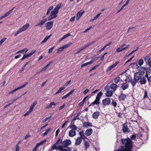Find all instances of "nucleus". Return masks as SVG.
Returning a JSON list of instances; mask_svg holds the SVG:
<instances>
[{"label": "nucleus", "mask_w": 151, "mask_h": 151, "mask_svg": "<svg viewBox=\"0 0 151 151\" xmlns=\"http://www.w3.org/2000/svg\"><path fill=\"white\" fill-rule=\"evenodd\" d=\"M131 81L132 82L131 83L133 87L136 85L138 81L137 80H136L135 79H134V80H131Z\"/></svg>", "instance_id": "40"}, {"label": "nucleus", "mask_w": 151, "mask_h": 151, "mask_svg": "<svg viewBox=\"0 0 151 151\" xmlns=\"http://www.w3.org/2000/svg\"><path fill=\"white\" fill-rule=\"evenodd\" d=\"M76 131L73 130H70L68 133L69 136L71 137H73L76 135Z\"/></svg>", "instance_id": "15"}, {"label": "nucleus", "mask_w": 151, "mask_h": 151, "mask_svg": "<svg viewBox=\"0 0 151 151\" xmlns=\"http://www.w3.org/2000/svg\"><path fill=\"white\" fill-rule=\"evenodd\" d=\"M122 47L120 46L119 47L116 49V51L118 52H119L125 50L124 47L122 48Z\"/></svg>", "instance_id": "30"}, {"label": "nucleus", "mask_w": 151, "mask_h": 151, "mask_svg": "<svg viewBox=\"0 0 151 151\" xmlns=\"http://www.w3.org/2000/svg\"><path fill=\"white\" fill-rule=\"evenodd\" d=\"M48 67L46 65L44 67L42 68L40 71V72L43 71L45 70Z\"/></svg>", "instance_id": "53"}, {"label": "nucleus", "mask_w": 151, "mask_h": 151, "mask_svg": "<svg viewBox=\"0 0 151 151\" xmlns=\"http://www.w3.org/2000/svg\"><path fill=\"white\" fill-rule=\"evenodd\" d=\"M110 87L111 89L113 90L114 91V92L117 89L118 86L116 84L113 83L111 85Z\"/></svg>", "instance_id": "16"}, {"label": "nucleus", "mask_w": 151, "mask_h": 151, "mask_svg": "<svg viewBox=\"0 0 151 151\" xmlns=\"http://www.w3.org/2000/svg\"><path fill=\"white\" fill-rule=\"evenodd\" d=\"M68 96H69L68 95V94H67L66 95L63 96L62 98V99H65L67 97H68Z\"/></svg>", "instance_id": "61"}, {"label": "nucleus", "mask_w": 151, "mask_h": 151, "mask_svg": "<svg viewBox=\"0 0 151 151\" xmlns=\"http://www.w3.org/2000/svg\"><path fill=\"white\" fill-rule=\"evenodd\" d=\"M58 12L54 10L52 11L51 12V14L49 16L48 19V20H50L52 19L56 18L57 16Z\"/></svg>", "instance_id": "7"}, {"label": "nucleus", "mask_w": 151, "mask_h": 151, "mask_svg": "<svg viewBox=\"0 0 151 151\" xmlns=\"http://www.w3.org/2000/svg\"><path fill=\"white\" fill-rule=\"evenodd\" d=\"M89 91V90L88 89H86L83 92V93L84 94H86Z\"/></svg>", "instance_id": "59"}, {"label": "nucleus", "mask_w": 151, "mask_h": 151, "mask_svg": "<svg viewBox=\"0 0 151 151\" xmlns=\"http://www.w3.org/2000/svg\"><path fill=\"white\" fill-rule=\"evenodd\" d=\"M112 104L114 106V107H116L117 105L115 101H112Z\"/></svg>", "instance_id": "54"}, {"label": "nucleus", "mask_w": 151, "mask_h": 151, "mask_svg": "<svg viewBox=\"0 0 151 151\" xmlns=\"http://www.w3.org/2000/svg\"><path fill=\"white\" fill-rule=\"evenodd\" d=\"M111 103V99L109 98H107L103 100L102 104L104 105H109Z\"/></svg>", "instance_id": "10"}, {"label": "nucleus", "mask_w": 151, "mask_h": 151, "mask_svg": "<svg viewBox=\"0 0 151 151\" xmlns=\"http://www.w3.org/2000/svg\"><path fill=\"white\" fill-rule=\"evenodd\" d=\"M70 33H68L65 35L64 36H63L60 39V40H61L67 37L70 36Z\"/></svg>", "instance_id": "44"}, {"label": "nucleus", "mask_w": 151, "mask_h": 151, "mask_svg": "<svg viewBox=\"0 0 151 151\" xmlns=\"http://www.w3.org/2000/svg\"><path fill=\"white\" fill-rule=\"evenodd\" d=\"M29 61L28 62H27L26 63V64L24 66H23V67L22 68L21 71H23L24 70L26 66L29 63Z\"/></svg>", "instance_id": "57"}, {"label": "nucleus", "mask_w": 151, "mask_h": 151, "mask_svg": "<svg viewBox=\"0 0 151 151\" xmlns=\"http://www.w3.org/2000/svg\"><path fill=\"white\" fill-rule=\"evenodd\" d=\"M79 134L81 136L80 137L81 138V139H85L86 138V137L84 134V132L82 130L80 131L79 132Z\"/></svg>", "instance_id": "25"}, {"label": "nucleus", "mask_w": 151, "mask_h": 151, "mask_svg": "<svg viewBox=\"0 0 151 151\" xmlns=\"http://www.w3.org/2000/svg\"><path fill=\"white\" fill-rule=\"evenodd\" d=\"M65 88V86L61 87L59 89V90L55 93V95L60 93L61 91Z\"/></svg>", "instance_id": "33"}, {"label": "nucleus", "mask_w": 151, "mask_h": 151, "mask_svg": "<svg viewBox=\"0 0 151 151\" xmlns=\"http://www.w3.org/2000/svg\"><path fill=\"white\" fill-rule=\"evenodd\" d=\"M88 97V96H86L85 97L84 99H83V100L82 101V102L81 103H80L79 104V106H81L83 104L84 102L86 100V99Z\"/></svg>", "instance_id": "41"}, {"label": "nucleus", "mask_w": 151, "mask_h": 151, "mask_svg": "<svg viewBox=\"0 0 151 151\" xmlns=\"http://www.w3.org/2000/svg\"><path fill=\"white\" fill-rule=\"evenodd\" d=\"M56 105V104L54 103V102H52L50 103V104L47 106L46 107H45L46 109H48L49 108H51L52 105H54L55 106Z\"/></svg>", "instance_id": "37"}, {"label": "nucleus", "mask_w": 151, "mask_h": 151, "mask_svg": "<svg viewBox=\"0 0 151 151\" xmlns=\"http://www.w3.org/2000/svg\"><path fill=\"white\" fill-rule=\"evenodd\" d=\"M99 114V112L96 111L93 114H92V117L93 118L95 119H97Z\"/></svg>", "instance_id": "23"}, {"label": "nucleus", "mask_w": 151, "mask_h": 151, "mask_svg": "<svg viewBox=\"0 0 151 151\" xmlns=\"http://www.w3.org/2000/svg\"><path fill=\"white\" fill-rule=\"evenodd\" d=\"M19 147L18 145V144H17L16 146V150L15 151H19Z\"/></svg>", "instance_id": "55"}, {"label": "nucleus", "mask_w": 151, "mask_h": 151, "mask_svg": "<svg viewBox=\"0 0 151 151\" xmlns=\"http://www.w3.org/2000/svg\"><path fill=\"white\" fill-rule=\"evenodd\" d=\"M57 145L55 144L52 146L51 148V151L54 150H59V151H71V148L70 147H68L66 148H64L61 145L56 146Z\"/></svg>", "instance_id": "2"}, {"label": "nucleus", "mask_w": 151, "mask_h": 151, "mask_svg": "<svg viewBox=\"0 0 151 151\" xmlns=\"http://www.w3.org/2000/svg\"><path fill=\"white\" fill-rule=\"evenodd\" d=\"M29 26V24L28 23L25 24L19 30L17 31L14 33V36H16L18 34L26 30Z\"/></svg>", "instance_id": "4"}, {"label": "nucleus", "mask_w": 151, "mask_h": 151, "mask_svg": "<svg viewBox=\"0 0 151 151\" xmlns=\"http://www.w3.org/2000/svg\"><path fill=\"white\" fill-rule=\"evenodd\" d=\"M37 101H35L30 106L29 109L30 110H32V111L33 110L34 108L36 106V105L37 104Z\"/></svg>", "instance_id": "28"}, {"label": "nucleus", "mask_w": 151, "mask_h": 151, "mask_svg": "<svg viewBox=\"0 0 151 151\" xmlns=\"http://www.w3.org/2000/svg\"><path fill=\"white\" fill-rule=\"evenodd\" d=\"M32 111V110H30V109H29V111H27L24 114V116H26L27 115L29 114Z\"/></svg>", "instance_id": "50"}, {"label": "nucleus", "mask_w": 151, "mask_h": 151, "mask_svg": "<svg viewBox=\"0 0 151 151\" xmlns=\"http://www.w3.org/2000/svg\"><path fill=\"white\" fill-rule=\"evenodd\" d=\"M138 64L139 65H140V66L142 65L144 63L143 60L142 59H139L138 61Z\"/></svg>", "instance_id": "43"}, {"label": "nucleus", "mask_w": 151, "mask_h": 151, "mask_svg": "<svg viewBox=\"0 0 151 151\" xmlns=\"http://www.w3.org/2000/svg\"><path fill=\"white\" fill-rule=\"evenodd\" d=\"M94 42H91L89 44H88L87 45H85L83 47H82L80 49V51H81L83 50L84 49L86 48L87 47L91 45Z\"/></svg>", "instance_id": "26"}, {"label": "nucleus", "mask_w": 151, "mask_h": 151, "mask_svg": "<svg viewBox=\"0 0 151 151\" xmlns=\"http://www.w3.org/2000/svg\"><path fill=\"white\" fill-rule=\"evenodd\" d=\"M122 142L123 144L125 145V148H123L122 150L121 149H119L114 151H132L131 150L132 145L131 139L129 138L127 139H122Z\"/></svg>", "instance_id": "1"}, {"label": "nucleus", "mask_w": 151, "mask_h": 151, "mask_svg": "<svg viewBox=\"0 0 151 151\" xmlns=\"http://www.w3.org/2000/svg\"><path fill=\"white\" fill-rule=\"evenodd\" d=\"M71 81L70 80H69V81L67 82L65 84V85H64V86H65V87L67 86H68V85L70 84V83H71Z\"/></svg>", "instance_id": "56"}, {"label": "nucleus", "mask_w": 151, "mask_h": 151, "mask_svg": "<svg viewBox=\"0 0 151 151\" xmlns=\"http://www.w3.org/2000/svg\"><path fill=\"white\" fill-rule=\"evenodd\" d=\"M101 14V13H99L95 17L94 19H97L98 17Z\"/></svg>", "instance_id": "63"}, {"label": "nucleus", "mask_w": 151, "mask_h": 151, "mask_svg": "<svg viewBox=\"0 0 151 151\" xmlns=\"http://www.w3.org/2000/svg\"><path fill=\"white\" fill-rule=\"evenodd\" d=\"M47 19H44L40 20L35 25V26H38L40 28L42 27V25L46 22Z\"/></svg>", "instance_id": "8"}, {"label": "nucleus", "mask_w": 151, "mask_h": 151, "mask_svg": "<svg viewBox=\"0 0 151 151\" xmlns=\"http://www.w3.org/2000/svg\"><path fill=\"white\" fill-rule=\"evenodd\" d=\"M74 89H73L69 93H67L68 95L69 96L74 91Z\"/></svg>", "instance_id": "60"}, {"label": "nucleus", "mask_w": 151, "mask_h": 151, "mask_svg": "<svg viewBox=\"0 0 151 151\" xmlns=\"http://www.w3.org/2000/svg\"><path fill=\"white\" fill-rule=\"evenodd\" d=\"M51 129L50 128L46 130L45 132V133H43L42 134V135L43 136H45L46 135L48 134V132H49L51 131Z\"/></svg>", "instance_id": "42"}, {"label": "nucleus", "mask_w": 151, "mask_h": 151, "mask_svg": "<svg viewBox=\"0 0 151 151\" xmlns=\"http://www.w3.org/2000/svg\"><path fill=\"white\" fill-rule=\"evenodd\" d=\"M27 84H28V82H26L23 85H22L18 87V88H15V89H14V90H13L12 91V93H13L14 92H15V91H17L18 89H21V88L24 87Z\"/></svg>", "instance_id": "20"}, {"label": "nucleus", "mask_w": 151, "mask_h": 151, "mask_svg": "<svg viewBox=\"0 0 151 151\" xmlns=\"http://www.w3.org/2000/svg\"><path fill=\"white\" fill-rule=\"evenodd\" d=\"M6 39V38L5 37L2 39L0 40V46L4 42V41Z\"/></svg>", "instance_id": "48"}, {"label": "nucleus", "mask_w": 151, "mask_h": 151, "mask_svg": "<svg viewBox=\"0 0 151 151\" xmlns=\"http://www.w3.org/2000/svg\"><path fill=\"white\" fill-rule=\"evenodd\" d=\"M143 77V73L142 72H138L134 73V78L136 80L139 81Z\"/></svg>", "instance_id": "6"}, {"label": "nucleus", "mask_w": 151, "mask_h": 151, "mask_svg": "<svg viewBox=\"0 0 151 151\" xmlns=\"http://www.w3.org/2000/svg\"><path fill=\"white\" fill-rule=\"evenodd\" d=\"M99 58V57H95V58L92 59L91 60L90 62H89V63H90V64H91L92 63L96 61Z\"/></svg>", "instance_id": "39"}, {"label": "nucleus", "mask_w": 151, "mask_h": 151, "mask_svg": "<svg viewBox=\"0 0 151 151\" xmlns=\"http://www.w3.org/2000/svg\"><path fill=\"white\" fill-rule=\"evenodd\" d=\"M119 98L120 101H124L127 98V95L123 93H121L119 96Z\"/></svg>", "instance_id": "13"}, {"label": "nucleus", "mask_w": 151, "mask_h": 151, "mask_svg": "<svg viewBox=\"0 0 151 151\" xmlns=\"http://www.w3.org/2000/svg\"><path fill=\"white\" fill-rule=\"evenodd\" d=\"M51 117H52V116H49L48 117L46 118H45L42 121V122L44 123V122H46L47 121L48 119H50L51 118Z\"/></svg>", "instance_id": "47"}, {"label": "nucleus", "mask_w": 151, "mask_h": 151, "mask_svg": "<svg viewBox=\"0 0 151 151\" xmlns=\"http://www.w3.org/2000/svg\"><path fill=\"white\" fill-rule=\"evenodd\" d=\"M89 62H87L86 63H84L83 64H82L81 65V68H83V67H84V66H86L89 64H90V63H89Z\"/></svg>", "instance_id": "51"}, {"label": "nucleus", "mask_w": 151, "mask_h": 151, "mask_svg": "<svg viewBox=\"0 0 151 151\" xmlns=\"http://www.w3.org/2000/svg\"><path fill=\"white\" fill-rule=\"evenodd\" d=\"M122 129L124 133H126L128 131L129 129L128 127L127 123H125L123 124Z\"/></svg>", "instance_id": "12"}, {"label": "nucleus", "mask_w": 151, "mask_h": 151, "mask_svg": "<svg viewBox=\"0 0 151 151\" xmlns=\"http://www.w3.org/2000/svg\"><path fill=\"white\" fill-rule=\"evenodd\" d=\"M53 22L52 21L49 22L47 23L45 25L46 29L50 30L52 27Z\"/></svg>", "instance_id": "9"}, {"label": "nucleus", "mask_w": 151, "mask_h": 151, "mask_svg": "<svg viewBox=\"0 0 151 151\" xmlns=\"http://www.w3.org/2000/svg\"><path fill=\"white\" fill-rule=\"evenodd\" d=\"M61 6V4H58L57 6L54 8V9H53L54 10H55L58 13V10L60 8V7Z\"/></svg>", "instance_id": "31"}, {"label": "nucleus", "mask_w": 151, "mask_h": 151, "mask_svg": "<svg viewBox=\"0 0 151 151\" xmlns=\"http://www.w3.org/2000/svg\"><path fill=\"white\" fill-rule=\"evenodd\" d=\"M139 80V82L141 85L145 84L146 82V80L144 76H143Z\"/></svg>", "instance_id": "21"}, {"label": "nucleus", "mask_w": 151, "mask_h": 151, "mask_svg": "<svg viewBox=\"0 0 151 151\" xmlns=\"http://www.w3.org/2000/svg\"><path fill=\"white\" fill-rule=\"evenodd\" d=\"M119 63V61H117V62H115L114 64L112 65H111L108 68H107V71H109L110 70H111L114 67H116V65Z\"/></svg>", "instance_id": "18"}, {"label": "nucleus", "mask_w": 151, "mask_h": 151, "mask_svg": "<svg viewBox=\"0 0 151 151\" xmlns=\"http://www.w3.org/2000/svg\"><path fill=\"white\" fill-rule=\"evenodd\" d=\"M93 132V130L91 128L88 129L85 132V134L86 136L90 135Z\"/></svg>", "instance_id": "17"}, {"label": "nucleus", "mask_w": 151, "mask_h": 151, "mask_svg": "<svg viewBox=\"0 0 151 151\" xmlns=\"http://www.w3.org/2000/svg\"><path fill=\"white\" fill-rule=\"evenodd\" d=\"M31 56L30 55V54L29 53L28 54H24L23 55V57L21 58V60H23L24 59L26 58L29 57H30Z\"/></svg>", "instance_id": "34"}, {"label": "nucleus", "mask_w": 151, "mask_h": 151, "mask_svg": "<svg viewBox=\"0 0 151 151\" xmlns=\"http://www.w3.org/2000/svg\"><path fill=\"white\" fill-rule=\"evenodd\" d=\"M128 87L129 85L127 83H123L122 84L121 86V88L123 90L128 88Z\"/></svg>", "instance_id": "19"}, {"label": "nucleus", "mask_w": 151, "mask_h": 151, "mask_svg": "<svg viewBox=\"0 0 151 151\" xmlns=\"http://www.w3.org/2000/svg\"><path fill=\"white\" fill-rule=\"evenodd\" d=\"M83 126L88 128V127H92V124L90 122H85L83 124Z\"/></svg>", "instance_id": "22"}, {"label": "nucleus", "mask_w": 151, "mask_h": 151, "mask_svg": "<svg viewBox=\"0 0 151 151\" xmlns=\"http://www.w3.org/2000/svg\"><path fill=\"white\" fill-rule=\"evenodd\" d=\"M84 145L85 146V149L86 150H87V149L90 146L89 143L86 141H85L84 142Z\"/></svg>", "instance_id": "32"}, {"label": "nucleus", "mask_w": 151, "mask_h": 151, "mask_svg": "<svg viewBox=\"0 0 151 151\" xmlns=\"http://www.w3.org/2000/svg\"><path fill=\"white\" fill-rule=\"evenodd\" d=\"M149 71H151V68L150 67H149L147 68L146 69V73H147V72H149Z\"/></svg>", "instance_id": "64"}, {"label": "nucleus", "mask_w": 151, "mask_h": 151, "mask_svg": "<svg viewBox=\"0 0 151 151\" xmlns=\"http://www.w3.org/2000/svg\"><path fill=\"white\" fill-rule=\"evenodd\" d=\"M53 8L54 7L53 6H52L48 8L47 12L46 14L47 15H48L50 14V11L53 9Z\"/></svg>", "instance_id": "35"}, {"label": "nucleus", "mask_w": 151, "mask_h": 151, "mask_svg": "<svg viewBox=\"0 0 151 151\" xmlns=\"http://www.w3.org/2000/svg\"><path fill=\"white\" fill-rule=\"evenodd\" d=\"M82 140L81 137H78L76 140L75 145H79L81 143Z\"/></svg>", "instance_id": "24"}, {"label": "nucleus", "mask_w": 151, "mask_h": 151, "mask_svg": "<svg viewBox=\"0 0 151 151\" xmlns=\"http://www.w3.org/2000/svg\"><path fill=\"white\" fill-rule=\"evenodd\" d=\"M28 50V49L27 48H25L21 51H22L21 52V53H22L23 54H24Z\"/></svg>", "instance_id": "46"}, {"label": "nucleus", "mask_w": 151, "mask_h": 151, "mask_svg": "<svg viewBox=\"0 0 151 151\" xmlns=\"http://www.w3.org/2000/svg\"><path fill=\"white\" fill-rule=\"evenodd\" d=\"M69 127L72 130H73L74 131H76L77 128V127L74 124V123L72 125H70L69 126Z\"/></svg>", "instance_id": "29"}, {"label": "nucleus", "mask_w": 151, "mask_h": 151, "mask_svg": "<svg viewBox=\"0 0 151 151\" xmlns=\"http://www.w3.org/2000/svg\"><path fill=\"white\" fill-rule=\"evenodd\" d=\"M136 138V136L135 135L133 134L130 137V138L132 139H134Z\"/></svg>", "instance_id": "62"}, {"label": "nucleus", "mask_w": 151, "mask_h": 151, "mask_svg": "<svg viewBox=\"0 0 151 151\" xmlns=\"http://www.w3.org/2000/svg\"><path fill=\"white\" fill-rule=\"evenodd\" d=\"M46 141V139L43 140L41 141H40L39 143H38L37 145V146L39 147L40 145H42Z\"/></svg>", "instance_id": "38"}, {"label": "nucleus", "mask_w": 151, "mask_h": 151, "mask_svg": "<svg viewBox=\"0 0 151 151\" xmlns=\"http://www.w3.org/2000/svg\"><path fill=\"white\" fill-rule=\"evenodd\" d=\"M144 60L148 64L149 67L151 68V58H150L148 56H146L144 58Z\"/></svg>", "instance_id": "11"}, {"label": "nucleus", "mask_w": 151, "mask_h": 151, "mask_svg": "<svg viewBox=\"0 0 151 151\" xmlns=\"http://www.w3.org/2000/svg\"><path fill=\"white\" fill-rule=\"evenodd\" d=\"M61 146H62V147L64 148L67 147V148L68 147V146L70 145L71 143V141L69 139H66L62 142L61 141Z\"/></svg>", "instance_id": "5"}, {"label": "nucleus", "mask_w": 151, "mask_h": 151, "mask_svg": "<svg viewBox=\"0 0 151 151\" xmlns=\"http://www.w3.org/2000/svg\"><path fill=\"white\" fill-rule=\"evenodd\" d=\"M84 12L83 10H81L77 14L76 16V20H78L79 18L82 16V14Z\"/></svg>", "instance_id": "14"}, {"label": "nucleus", "mask_w": 151, "mask_h": 151, "mask_svg": "<svg viewBox=\"0 0 151 151\" xmlns=\"http://www.w3.org/2000/svg\"><path fill=\"white\" fill-rule=\"evenodd\" d=\"M64 50L63 47H62L58 48L57 51V53H59L60 52L63 51Z\"/></svg>", "instance_id": "49"}, {"label": "nucleus", "mask_w": 151, "mask_h": 151, "mask_svg": "<svg viewBox=\"0 0 151 151\" xmlns=\"http://www.w3.org/2000/svg\"><path fill=\"white\" fill-rule=\"evenodd\" d=\"M80 114H81V113L80 112L78 113V114H77V116L75 117L74 118L73 121H75L77 119H79V117H78V116H79V115H80Z\"/></svg>", "instance_id": "45"}, {"label": "nucleus", "mask_w": 151, "mask_h": 151, "mask_svg": "<svg viewBox=\"0 0 151 151\" xmlns=\"http://www.w3.org/2000/svg\"><path fill=\"white\" fill-rule=\"evenodd\" d=\"M55 47V46L53 47H52L50 48V49H49V51H48V53H50L51 52H52V50L53 49H54Z\"/></svg>", "instance_id": "58"}, {"label": "nucleus", "mask_w": 151, "mask_h": 151, "mask_svg": "<svg viewBox=\"0 0 151 151\" xmlns=\"http://www.w3.org/2000/svg\"><path fill=\"white\" fill-rule=\"evenodd\" d=\"M11 13L9 11L8 12H7L6 13H5L4 15H3V17H4V18L6 17L7 16H8L9 15V14Z\"/></svg>", "instance_id": "52"}, {"label": "nucleus", "mask_w": 151, "mask_h": 151, "mask_svg": "<svg viewBox=\"0 0 151 151\" xmlns=\"http://www.w3.org/2000/svg\"><path fill=\"white\" fill-rule=\"evenodd\" d=\"M120 77L119 76H117L114 79V82L115 83H117L120 81Z\"/></svg>", "instance_id": "36"}, {"label": "nucleus", "mask_w": 151, "mask_h": 151, "mask_svg": "<svg viewBox=\"0 0 151 151\" xmlns=\"http://www.w3.org/2000/svg\"><path fill=\"white\" fill-rule=\"evenodd\" d=\"M103 95V93L101 91L98 93L96 96V99L95 101L91 103L89 106H93L94 105H99L100 104L99 101L101 97Z\"/></svg>", "instance_id": "3"}, {"label": "nucleus", "mask_w": 151, "mask_h": 151, "mask_svg": "<svg viewBox=\"0 0 151 151\" xmlns=\"http://www.w3.org/2000/svg\"><path fill=\"white\" fill-rule=\"evenodd\" d=\"M113 91H108L106 93V96L109 97H110L113 95Z\"/></svg>", "instance_id": "27"}]
</instances>
